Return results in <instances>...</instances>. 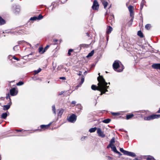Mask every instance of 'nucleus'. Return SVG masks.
<instances>
[{
    "label": "nucleus",
    "instance_id": "nucleus-1",
    "mask_svg": "<svg viewBox=\"0 0 160 160\" xmlns=\"http://www.w3.org/2000/svg\"><path fill=\"white\" fill-rule=\"evenodd\" d=\"M97 79L98 82V87H97L95 85H92L91 86V88L93 90H97L100 91L101 92L100 95H101L108 92L107 89H108L109 86H107L108 83L106 82L102 76L98 77Z\"/></svg>",
    "mask_w": 160,
    "mask_h": 160
},
{
    "label": "nucleus",
    "instance_id": "nucleus-2",
    "mask_svg": "<svg viewBox=\"0 0 160 160\" xmlns=\"http://www.w3.org/2000/svg\"><path fill=\"white\" fill-rule=\"evenodd\" d=\"M112 67L114 70L117 72H122L124 68L123 65L118 60H116L114 62Z\"/></svg>",
    "mask_w": 160,
    "mask_h": 160
},
{
    "label": "nucleus",
    "instance_id": "nucleus-3",
    "mask_svg": "<svg viewBox=\"0 0 160 160\" xmlns=\"http://www.w3.org/2000/svg\"><path fill=\"white\" fill-rule=\"evenodd\" d=\"M160 117V114H152L148 117H145L144 118V119L145 120L150 121L157 119Z\"/></svg>",
    "mask_w": 160,
    "mask_h": 160
},
{
    "label": "nucleus",
    "instance_id": "nucleus-4",
    "mask_svg": "<svg viewBox=\"0 0 160 160\" xmlns=\"http://www.w3.org/2000/svg\"><path fill=\"white\" fill-rule=\"evenodd\" d=\"M77 116L75 114H73L68 119V120L71 122H74L77 119Z\"/></svg>",
    "mask_w": 160,
    "mask_h": 160
},
{
    "label": "nucleus",
    "instance_id": "nucleus-5",
    "mask_svg": "<svg viewBox=\"0 0 160 160\" xmlns=\"http://www.w3.org/2000/svg\"><path fill=\"white\" fill-rule=\"evenodd\" d=\"M99 4L96 0H94L93 1V4L92 6V8L93 10H97L99 8Z\"/></svg>",
    "mask_w": 160,
    "mask_h": 160
},
{
    "label": "nucleus",
    "instance_id": "nucleus-6",
    "mask_svg": "<svg viewBox=\"0 0 160 160\" xmlns=\"http://www.w3.org/2000/svg\"><path fill=\"white\" fill-rule=\"evenodd\" d=\"M97 133L98 136L102 138H104L105 136L103 132L101 131L100 128H99L97 129Z\"/></svg>",
    "mask_w": 160,
    "mask_h": 160
},
{
    "label": "nucleus",
    "instance_id": "nucleus-7",
    "mask_svg": "<svg viewBox=\"0 0 160 160\" xmlns=\"http://www.w3.org/2000/svg\"><path fill=\"white\" fill-rule=\"evenodd\" d=\"M112 28L110 26H108L107 27L106 30V33H107V41L108 40V38L109 37V36H108V34H109L112 31Z\"/></svg>",
    "mask_w": 160,
    "mask_h": 160
},
{
    "label": "nucleus",
    "instance_id": "nucleus-8",
    "mask_svg": "<svg viewBox=\"0 0 160 160\" xmlns=\"http://www.w3.org/2000/svg\"><path fill=\"white\" fill-rule=\"evenodd\" d=\"M10 92L11 96H13L17 94L18 91L15 88H13L10 90Z\"/></svg>",
    "mask_w": 160,
    "mask_h": 160
},
{
    "label": "nucleus",
    "instance_id": "nucleus-9",
    "mask_svg": "<svg viewBox=\"0 0 160 160\" xmlns=\"http://www.w3.org/2000/svg\"><path fill=\"white\" fill-rule=\"evenodd\" d=\"M12 104L11 101H10L9 102L8 104L3 106V110H8L10 107L11 105Z\"/></svg>",
    "mask_w": 160,
    "mask_h": 160
},
{
    "label": "nucleus",
    "instance_id": "nucleus-10",
    "mask_svg": "<svg viewBox=\"0 0 160 160\" xmlns=\"http://www.w3.org/2000/svg\"><path fill=\"white\" fill-rule=\"evenodd\" d=\"M125 155L131 156L132 157H134L136 156V154L133 152H130L128 151H126Z\"/></svg>",
    "mask_w": 160,
    "mask_h": 160
},
{
    "label": "nucleus",
    "instance_id": "nucleus-11",
    "mask_svg": "<svg viewBox=\"0 0 160 160\" xmlns=\"http://www.w3.org/2000/svg\"><path fill=\"white\" fill-rule=\"evenodd\" d=\"M84 81V77L82 76L81 80L80 82L79 83V84L76 87V89L78 88L79 87H80L82 84L83 83Z\"/></svg>",
    "mask_w": 160,
    "mask_h": 160
},
{
    "label": "nucleus",
    "instance_id": "nucleus-12",
    "mask_svg": "<svg viewBox=\"0 0 160 160\" xmlns=\"http://www.w3.org/2000/svg\"><path fill=\"white\" fill-rule=\"evenodd\" d=\"M57 115L58 117H61L62 115L63 112L64 110L62 109H58L57 110Z\"/></svg>",
    "mask_w": 160,
    "mask_h": 160
},
{
    "label": "nucleus",
    "instance_id": "nucleus-13",
    "mask_svg": "<svg viewBox=\"0 0 160 160\" xmlns=\"http://www.w3.org/2000/svg\"><path fill=\"white\" fill-rule=\"evenodd\" d=\"M24 32V30H23L21 29H19L18 30V31H17L16 30L14 32H13V33L14 34L18 35H19L21 34H22Z\"/></svg>",
    "mask_w": 160,
    "mask_h": 160
},
{
    "label": "nucleus",
    "instance_id": "nucleus-14",
    "mask_svg": "<svg viewBox=\"0 0 160 160\" xmlns=\"http://www.w3.org/2000/svg\"><path fill=\"white\" fill-rule=\"evenodd\" d=\"M152 67L156 69H160V63H155L152 65Z\"/></svg>",
    "mask_w": 160,
    "mask_h": 160
},
{
    "label": "nucleus",
    "instance_id": "nucleus-15",
    "mask_svg": "<svg viewBox=\"0 0 160 160\" xmlns=\"http://www.w3.org/2000/svg\"><path fill=\"white\" fill-rule=\"evenodd\" d=\"M59 3L58 2H55L52 3V10L54 9L58 5Z\"/></svg>",
    "mask_w": 160,
    "mask_h": 160
},
{
    "label": "nucleus",
    "instance_id": "nucleus-16",
    "mask_svg": "<svg viewBox=\"0 0 160 160\" xmlns=\"http://www.w3.org/2000/svg\"><path fill=\"white\" fill-rule=\"evenodd\" d=\"M51 124V123H50L48 125H42L40 126V128L41 129H46L48 128L50 126Z\"/></svg>",
    "mask_w": 160,
    "mask_h": 160
},
{
    "label": "nucleus",
    "instance_id": "nucleus-17",
    "mask_svg": "<svg viewBox=\"0 0 160 160\" xmlns=\"http://www.w3.org/2000/svg\"><path fill=\"white\" fill-rule=\"evenodd\" d=\"M61 41L62 40H60L59 41H58V39H54L52 40V42L53 43H52V44H58V42L59 41V43H60Z\"/></svg>",
    "mask_w": 160,
    "mask_h": 160
},
{
    "label": "nucleus",
    "instance_id": "nucleus-18",
    "mask_svg": "<svg viewBox=\"0 0 160 160\" xmlns=\"http://www.w3.org/2000/svg\"><path fill=\"white\" fill-rule=\"evenodd\" d=\"M89 46V45L85 44H81L79 45L80 49H81L82 48H87Z\"/></svg>",
    "mask_w": 160,
    "mask_h": 160
},
{
    "label": "nucleus",
    "instance_id": "nucleus-19",
    "mask_svg": "<svg viewBox=\"0 0 160 160\" xmlns=\"http://www.w3.org/2000/svg\"><path fill=\"white\" fill-rule=\"evenodd\" d=\"M6 23V21L5 20L2 18L0 16V25H2L5 24Z\"/></svg>",
    "mask_w": 160,
    "mask_h": 160
},
{
    "label": "nucleus",
    "instance_id": "nucleus-20",
    "mask_svg": "<svg viewBox=\"0 0 160 160\" xmlns=\"http://www.w3.org/2000/svg\"><path fill=\"white\" fill-rule=\"evenodd\" d=\"M8 115L7 112L3 113L1 115V118L3 119H6Z\"/></svg>",
    "mask_w": 160,
    "mask_h": 160
},
{
    "label": "nucleus",
    "instance_id": "nucleus-21",
    "mask_svg": "<svg viewBox=\"0 0 160 160\" xmlns=\"http://www.w3.org/2000/svg\"><path fill=\"white\" fill-rule=\"evenodd\" d=\"M134 116V115L132 114H131L128 115H127L126 116V119L127 120H128L132 118Z\"/></svg>",
    "mask_w": 160,
    "mask_h": 160
},
{
    "label": "nucleus",
    "instance_id": "nucleus-22",
    "mask_svg": "<svg viewBox=\"0 0 160 160\" xmlns=\"http://www.w3.org/2000/svg\"><path fill=\"white\" fill-rule=\"evenodd\" d=\"M102 4H103L104 7V8H105L108 4V2L107 1L104 0L102 1Z\"/></svg>",
    "mask_w": 160,
    "mask_h": 160
},
{
    "label": "nucleus",
    "instance_id": "nucleus-23",
    "mask_svg": "<svg viewBox=\"0 0 160 160\" xmlns=\"http://www.w3.org/2000/svg\"><path fill=\"white\" fill-rule=\"evenodd\" d=\"M111 121V119L109 118H107L104 120L102 121V122L105 123H109Z\"/></svg>",
    "mask_w": 160,
    "mask_h": 160
},
{
    "label": "nucleus",
    "instance_id": "nucleus-24",
    "mask_svg": "<svg viewBox=\"0 0 160 160\" xmlns=\"http://www.w3.org/2000/svg\"><path fill=\"white\" fill-rule=\"evenodd\" d=\"M97 129V128L96 127L92 128L89 129V131L90 132H95Z\"/></svg>",
    "mask_w": 160,
    "mask_h": 160
},
{
    "label": "nucleus",
    "instance_id": "nucleus-25",
    "mask_svg": "<svg viewBox=\"0 0 160 160\" xmlns=\"http://www.w3.org/2000/svg\"><path fill=\"white\" fill-rule=\"evenodd\" d=\"M114 18V16L113 15H112V16H110L108 17V22H109L110 23H111L112 24V20L111 22L110 21V19H111L110 18H111V19H113V20Z\"/></svg>",
    "mask_w": 160,
    "mask_h": 160
},
{
    "label": "nucleus",
    "instance_id": "nucleus-26",
    "mask_svg": "<svg viewBox=\"0 0 160 160\" xmlns=\"http://www.w3.org/2000/svg\"><path fill=\"white\" fill-rule=\"evenodd\" d=\"M138 35L140 38H143L144 37L143 33L141 31H139L138 32Z\"/></svg>",
    "mask_w": 160,
    "mask_h": 160
},
{
    "label": "nucleus",
    "instance_id": "nucleus-27",
    "mask_svg": "<svg viewBox=\"0 0 160 160\" xmlns=\"http://www.w3.org/2000/svg\"><path fill=\"white\" fill-rule=\"evenodd\" d=\"M94 50H92L91 52L88 53V55L87 56V58H88L92 56L94 54Z\"/></svg>",
    "mask_w": 160,
    "mask_h": 160
},
{
    "label": "nucleus",
    "instance_id": "nucleus-28",
    "mask_svg": "<svg viewBox=\"0 0 160 160\" xmlns=\"http://www.w3.org/2000/svg\"><path fill=\"white\" fill-rule=\"evenodd\" d=\"M128 9L130 12H133L132 6L130 5L128 7Z\"/></svg>",
    "mask_w": 160,
    "mask_h": 160
},
{
    "label": "nucleus",
    "instance_id": "nucleus-29",
    "mask_svg": "<svg viewBox=\"0 0 160 160\" xmlns=\"http://www.w3.org/2000/svg\"><path fill=\"white\" fill-rule=\"evenodd\" d=\"M111 148L112 149V150L115 153L118 151L116 147L114 146V144L113 146Z\"/></svg>",
    "mask_w": 160,
    "mask_h": 160
},
{
    "label": "nucleus",
    "instance_id": "nucleus-30",
    "mask_svg": "<svg viewBox=\"0 0 160 160\" xmlns=\"http://www.w3.org/2000/svg\"><path fill=\"white\" fill-rule=\"evenodd\" d=\"M52 111L53 113L55 115L56 114L55 107V105H53L52 106Z\"/></svg>",
    "mask_w": 160,
    "mask_h": 160
},
{
    "label": "nucleus",
    "instance_id": "nucleus-31",
    "mask_svg": "<svg viewBox=\"0 0 160 160\" xmlns=\"http://www.w3.org/2000/svg\"><path fill=\"white\" fill-rule=\"evenodd\" d=\"M41 71V69L39 68L37 70H35L34 71V74L35 75L36 74L39 73Z\"/></svg>",
    "mask_w": 160,
    "mask_h": 160
},
{
    "label": "nucleus",
    "instance_id": "nucleus-32",
    "mask_svg": "<svg viewBox=\"0 0 160 160\" xmlns=\"http://www.w3.org/2000/svg\"><path fill=\"white\" fill-rule=\"evenodd\" d=\"M111 114L113 116H118L120 115V113L119 112H111Z\"/></svg>",
    "mask_w": 160,
    "mask_h": 160
},
{
    "label": "nucleus",
    "instance_id": "nucleus-33",
    "mask_svg": "<svg viewBox=\"0 0 160 160\" xmlns=\"http://www.w3.org/2000/svg\"><path fill=\"white\" fill-rule=\"evenodd\" d=\"M151 28V25L150 24H148L145 26V28L146 29L149 30Z\"/></svg>",
    "mask_w": 160,
    "mask_h": 160
},
{
    "label": "nucleus",
    "instance_id": "nucleus-34",
    "mask_svg": "<svg viewBox=\"0 0 160 160\" xmlns=\"http://www.w3.org/2000/svg\"><path fill=\"white\" fill-rule=\"evenodd\" d=\"M50 45H47L46 47L44 48L43 50V51L42 52V54L43 53H44L45 52V51H46V50H47V49L50 47Z\"/></svg>",
    "mask_w": 160,
    "mask_h": 160
},
{
    "label": "nucleus",
    "instance_id": "nucleus-35",
    "mask_svg": "<svg viewBox=\"0 0 160 160\" xmlns=\"http://www.w3.org/2000/svg\"><path fill=\"white\" fill-rule=\"evenodd\" d=\"M12 57L14 59L17 61H19V59L18 58L15 57V56H12L11 55H10L8 56V58L9 59H10V58Z\"/></svg>",
    "mask_w": 160,
    "mask_h": 160
},
{
    "label": "nucleus",
    "instance_id": "nucleus-36",
    "mask_svg": "<svg viewBox=\"0 0 160 160\" xmlns=\"http://www.w3.org/2000/svg\"><path fill=\"white\" fill-rule=\"evenodd\" d=\"M147 160H155L154 158L151 156H149L147 158Z\"/></svg>",
    "mask_w": 160,
    "mask_h": 160
},
{
    "label": "nucleus",
    "instance_id": "nucleus-37",
    "mask_svg": "<svg viewBox=\"0 0 160 160\" xmlns=\"http://www.w3.org/2000/svg\"><path fill=\"white\" fill-rule=\"evenodd\" d=\"M136 112H137V114L140 115V113H144L145 112V111L144 110H140V111H136Z\"/></svg>",
    "mask_w": 160,
    "mask_h": 160
},
{
    "label": "nucleus",
    "instance_id": "nucleus-38",
    "mask_svg": "<svg viewBox=\"0 0 160 160\" xmlns=\"http://www.w3.org/2000/svg\"><path fill=\"white\" fill-rule=\"evenodd\" d=\"M19 47L18 45H16L13 48V50L14 51H16L18 50Z\"/></svg>",
    "mask_w": 160,
    "mask_h": 160
},
{
    "label": "nucleus",
    "instance_id": "nucleus-39",
    "mask_svg": "<svg viewBox=\"0 0 160 160\" xmlns=\"http://www.w3.org/2000/svg\"><path fill=\"white\" fill-rule=\"evenodd\" d=\"M30 20H32V21H35V20H38V19H37V17L34 16V17H31L30 18Z\"/></svg>",
    "mask_w": 160,
    "mask_h": 160
},
{
    "label": "nucleus",
    "instance_id": "nucleus-40",
    "mask_svg": "<svg viewBox=\"0 0 160 160\" xmlns=\"http://www.w3.org/2000/svg\"><path fill=\"white\" fill-rule=\"evenodd\" d=\"M115 142V138L114 137L112 138L110 141V143L111 144H113Z\"/></svg>",
    "mask_w": 160,
    "mask_h": 160
},
{
    "label": "nucleus",
    "instance_id": "nucleus-41",
    "mask_svg": "<svg viewBox=\"0 0 160 160\" xmlns=\"http://www.w3.org/2000/svg\"><path fill=\"white\" fill-rule=\"evenodd\" d=\"M120 151L121 152H122V153H123V154L125 155L126 152L127 151H126L125 150H124L123 148H120Z\"/></svg>",
    "mask_w": 160,
    "mask_h": 160
},
{
    "label": "nucleus",
    "instance_id": "nucleus-42",
    "mask_svg": "<svg viewBox=\"0 0 160 160\" xmlns=\"http://www.w3.org/2000/svg\"><path fill=\"white\" fill-rule=\"evenodd\" d=\"M43 48L42 47H40L38 48V51L41 54L43 50Z\"/></svg>",
    "mask_w": 160,
    "mask_h": 160
},
{
    "label": "nucleus",
    "instance_id": "nucleus-43",
    "mask_svg": "<svg viewBox=\"0 0 160 160\" xmlns=\"http://www.w3.org/2000/svg\"><path fill=\"white\" fill-rule=\"evenodd\" d=\"M38 20H39L42 18L43 16L41 14H39L38 17H37Z\"/></svg>",
    "mask_w": 160,
    "mask_h": 160
},
{
    "label": "nucleus",
    "instance_id": "nucleus-44",
    "mask_svg": "<svg viewBox=\"0 0 160 160\" xmlns=\"http://www.w3.org/2000/svg\"><path fill=\"white\" fill-rule=\"evenodd\" d=\"M24 83L22 81H20L18 82V83H17V86H21Z\"/></svg>",
    "mask_w": 160,
    "mask_h": 160
},
{
    "label": "nucleus",
    "instance_id": "nucleus-45",
    "mask_svg": "<svg viewBox=\"0 0 160 160\" xmlns=\"http://www.w3.org/2000/svg\"><path fill=\"white\" fill-rule=\"evenodd\" d=\"M73 51V49H69L68 50V56H70L71 55V52H72Z\"/></svg>",
    "mask_w": 160,
    "mask_h": 160
},
{
    "label": "nucleus",
    "instance_id": "nucleus-46",
    "mask_svg": "<svg viewBox=\"0 0 160 160\" xmlns=\"http://www.w3.org/2000/svg\"><path fill=\"white\" fill-rule=\"evenodd\" d=\"M143 2V1L141 2V4H140V9L141 10H142V9L143 7V5H144L143 2Z\"/></svg>",
    "mask_w": 160,
    "mask_h": 160
},
{
    "label": "nucleus",
    "instance_id": "nucleus-47",
    "mask_svg": "<svg viewBox=\"0 0 160 160\" xmlns=\"http://www.w3.org/2000/svg\"><path fill=\"white\" fill-rule=\"evenodd\" d=\"M6 98L7 99H9V100H11L10 97V95L9 94H7Z\"/></svg>",
    "mask_w": 160,
    "mask_h": 160
},
{
    "label": "nucleus",
    "instance_id": "nucleus-48",
    "mask_svg": "<svg viewBox=\"0 0 160 160\" xmlns=\"http://www.w3.org/2000/svg\"><path fill=\"white\" fill-rule=\"evenodd\" d=\"M113 144H111V143H109V144L107 146V148H109L110 147L111 148L113 146Z\"/></svg>",
    "mask_w": 160,
    "mask_h": 160
},
{
    "label": "nucleus",
    "instance_id": "nucleus-49",
    "mask_svg": "<svg viewBox=\"0 0 160 160\" xmlns=\"http://www.w3.org/2000/svg\"><path fill=\"white\" fill-rule=\"evenodd\" d=\"M130 16H131L133 18H134V13L133 12H130Z\"/></svg>",
    "mask_w": 160,
    "mask_h": 160
},
{
    "label": "nucleus",
    "instance_id": "nucleus-50",
    "mask_svg": "<svg viewBox=\"0 0 160 160\" xmlns=\"http://www.w3.org/2000/svg\"><path fill=\"white\" fill-rule=\"evenodd\" d=\"M25 42L23 40L20 41H19L18 42V44H21L22 42Z\"/></svg>",
    "mask_w": 160,
    "mask_h": 160
},
{
    "label": "nucleus",
    "instance_id": "nucleus-51",
    "mask_svg": "<svg viewBox=\"0 0 160 160\" xmlns=\"http://www.w3.org/2000/svg\"><path fill=\"white\" fill-rule=\"evenodd\" d=\"M61 3H64L67 0H60Z\"/></svg>",
    "mask_w": 160,
    "mask_h": 160
},
{
    "label": "nucleus",
    "instance_id": "nucleus-52",
    "mask_svg": "<svg viewBox=\"0 0 160 160\" xmlns=\"http://www.w3.org/2000/svg\"><path fill=\"white\" fill-rule=\"evenodd\" d=\"M116 153L118 154L120 156L122 155V154L118 151H117Z\"/></svg>",
    "mask_w": 160,
    "mask_h": 160
},
{
    "label": "nucleus",
    "instance_id": "nucleus-53",
    "mask_svg": "<svg viewBox=\"0 0 160 160\" xmlns=\"http://www.w3.org/2000/svg\"><path fill=\"white\" fill-rule=\"evenodd\" d=\"M59 79H60L65 80L66 78L65 77H60Z\"/></svg>",
    "mask_w": 160,
    "mask_h": 160
},
{
    "label": "nucleus",
    "instance_id": "nucleus-54",
    "mask_svg": "<svg viewBox=\"0 0 160 160\" xmlns=\"http://www.w3.org/2000/svg\"><path fill=\"white\" fill-rule=\"evenodd\" d=\"M82 72L81 71H79V73H77V74L79 76H81L82 75Z\"/></svg>",
    "mask_w": 160,
    "mask_h": 160
},
{
    "label": "nucleus",
    "instance_id": "nucleus-55",
    "mask_svg": "<svg viewBox=\"0 0 160 160\" xmlns=\"http://www.w3.org/2000/svg\"><path fill=\"white\" fill-rule=\"evenodd\" d=\"M64 92L62 91L60 92L59 94V95H62L63 93Z\"/></svg>",
    "mask_w": 160,
    "mask_h": 160
},
{
    "label": "nucleus",
    "instance_id": "nucleus-56",
    "mask_svg": "<svg viewBox=\"0 0 160 160\" xmlns=\"http://www.w3.org/2000/svg\"><path fill=\"white\" fill-rule=\"evenodd\" d=\"M76 102L75 101H73L72 102V104H75Z\"/></svg>",
    "mask_w": 160,
    "mask_h": 160
},
{
    "label": "nucleus",
    "instance_id": "nucleus-57",
    "mask_svg": "<svg viewBox=\"0 0 160 160\" xmlns=\"http://www.w3.org/2000/svg\"><path fill=\"white\" fill-rule=\"evenodd\" d=\"M16 11H17L18 12H19L20 11V9L19 8H16Z\"/></svg>",
    "mask_w": 160,
    "mask_h": 160
},
{
    "label": "nucleus",
    "instance_id": "nucleus-58",
    "mask_svg": "<svg viewBox=\"0 0 160 160\" xmlns=\"http://www.w3.org/2000/svg\"><path fill=\"white\" fill-rule=\"evenodd\" d=\"M108 159H109V160H110V159H112V158L110 156H108Z\"/></svg>",
    "mask_w": 160,
    "mask_h": 160
},
{
    "label": "nucleus",
    "instance_id": "nucleus-59",
    "mask_svg": "<svg viewBox=\"0 0 160 160\" xmlns=\"http://www.w3.org/2000/svg\"><path fill=\"white\" fill-rule=\"evenodd\" d=\"M86 35L87 36H88V37H89V33H88V32H86Z\"/></svg>",
    "mask_w": 160,
    "mask_h": 160
},
{
    "label": "nucleus",
    "instance_id": "nucleus-60",
    "mask_svg": "<svg viewBox=\"0 0 160 160\" xmlns=\"http://www.w3.org/2000/svg\"><path fill=\"white\" fill-rule=\"evenodd\" d=\"M16 131L17 132H21V131H22V130H16Z\"/></svg>",
    "mask_w": 160,
    "mask_h": 160
},
{
    "label": "nucleus",
    "instance_id": "nucleus-61",
    "mask_svg": "<svg viewBox=\"0 0 160 160\" xmlns=\"http://www.w3.org/2000/svg\"><path fill=\"white\" fill-rule=\"evenodd\" d=\"M157 112L158 113H160V108L159 109V110L157 111Z\"/></svg>",
    "mask_w": 160,
    "mask_h": 160
},
{
    "label": "nucleus",
    "instance_id": "nucleus-62",
    "mask_svg": "<svg viewBox=\"0 0 160 160\" xmlns=\"http://www.w3.org/2000/svg\"><path fill=\"white\" fill-rule=\"evenodd\" d=\"M87 73V71H85L84 72V75H85V74L86 73Z\"/></svg>",
    "mask_w": 160,
    "mask_h": 160
},
{
    "label": "nucleus",
    "instance_id": "nucleus-63",
    "mask_svg": "<svg viewBox=\"0 0 160 160\" xmlns=\"http://www.w3.org/2000/svg\"><path fill=\"white\" fill-rule=\"evenodd\" d=\"M85 138V137L83 138V137H82V138H81V139L83 140V139H84Z\"/></svg>",
    "mask_w": 160,
    "mask_h": 160
},
{
    "label": "nucleus",
    "instance_id": "nucleus-64",
    "mask_svg": "<svg viewBox=\"0 0 160 160\" xmlns=\"http://www.w3.org/2000/svg\"><path fill=\"white\" fill-rule=\"evenodd\" d=\"M98 75H99V76L98 77H100L102 76H100V73H98Z\"/></svg>",
    "mask_w": 160,
    "mask_h": 160
}]
</instances>
